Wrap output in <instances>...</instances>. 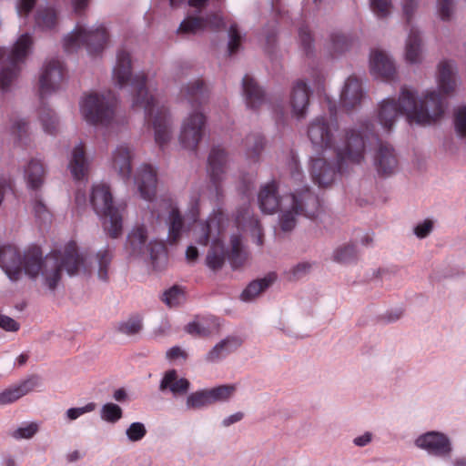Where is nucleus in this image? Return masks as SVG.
<instances>
[{
	"label": "nucleus",
	"instance_id": "nucleus-1",
	"mask_svg": "<svg viewBox=\"0 0 466 466\" xmlns=\"http://www.w3.org/2000/svg\"><path fill=\"white\" fill-rule=\"evenodd\" d=\"M85 265L75 242H69L63 251H53L45 257L37 246L29 247L21 254L14 245H0V267L13 282L18 281L24 273L33 280L40 277L43 284L54 290L63 268L74 276Z\"/></svg>",
	"mask_w": 466,
	"mask_h": 466
},
{
	"label": "nucleus",
	"instance_id": "nucleus-2",
	"mask_svg": "<svg viewBox=\"0 0 466 466\" xmlns=\"http://www.w3.org/2000/svg\"><path fill=\"white\" fill-rule=\"evenodd\" d=\"M443 114L444 101L439 92L427 91L423 97L417 99L415 93L404 86L398 102L394 98H387L380 104L378 119L386 131H390L401 115H405L410 124L426 126L435 123Z\"/></svg>",
	"mask_w": 466,
	"mask_h": 466
},
{
	"label": "nucleus",
	"instance_id": "nucleus-3",
	"mask_svg": "<svg viewBox=\"0 0 466 466\" xmlns=\"http://www.w3.org/2000/svg\"><path fill=\"white\" fill-rule=\"evenodd\" d=\"M118 87L130 83L134 91L133 106L141 107L145 111L146 121L155 131V141L160 147L166 146L171 137V121L165 106H159L154 95L146 87L147 77L144 73L136 76L131 74L130 55L118 50Z\"/></svg>",
	"mask_w": 466,
	"mask_h": 466
},
{
	"label": "nucleus",
	"instance_id": "nucleus-4",
	"mask_svg": "<svg viewBox=\"0 0 466 466\" xmlns=\"http://www.w3.org/2000/svg\"><path fill=\"white\" fill-rule=\"evenodd\" d=\"M258 204L261 211L266 214H273L281 208L279 225L284 232H289L295 228L298 216L314 218L320 208L319 197L309 187L284 196L280 199L278 184L274 180L260 188Z\"/></svg>",
	"mask_w": 466,
	"mask_h": 466
},
{
	"label": "nucleus",
	"instance_id": "nucleus-5",
	"mask_svg": "<svg viewBox=\"0 0 466 466\" xmlns=\"http://www.w3.org/2000/svg\"><path fill=\"white\" fill-rule=\"evenodd\" d=\"M308 137L314 147L334 151L339 173L344 172V164H360L364 159L365 145L361 132L355 128L348 129L343 140L336 143L332 127L326 116L315 117L309 123Z\"/></svg>",
	"mask_w": 466,
	"mask_h": 466
},
{
	"label": "nucleus",
	"instance_id": "nucleus-6",
	"mask_svg": "<svg viewBox=\"0 0 466 466\" xmlns=\"http://www.w3.org/2000/svg\"><path fill=\"white\" fill-rule=\"evenodd\" d=\"M182 94L191 106L198 109L208 98L207 88L202 80H196L190 83L183 90ZM206 126V116L196 110L191 113L183 122L179 141L187 149H197L198 143L203 137Z\"/></svg>",
	"mask_w": 466,
	"mask_h": 466
},
{
	"label": "nucleus",
	"instance_id": "nucleus-7",
	"mask_svg": "<svg viewBox=\"0 0 466 466\" xmlns=\"http://www.w3.org/2000/svg\"><path fill=\"white\" fill-rule=\"evenodd\" d=\"M34 44L32 34L22 33L11 48L0 47V91L9 93L15 87Z\"/></svg>",
	"mask_w": 466,
	"mask_h": 466
},
{
	"label": "nucleus",
	"instance_id": "nucleus-8",
	"mask_svg": "<svg viewBox=\"0 0 466 466\" xmlns=\"http://www.w3.org/2000/svg\"><path fill=\"white\" fill-rule=\"evenodd\" d=\"M109 40V33L104 24L87 26L77 23L74 29L64 35L62 46L66 53L73 54L85 47L88 54L102 52Z\"/></svg>",
	"mask_w": 466,
	"mask_h": 466
},
{
	"label": "nucleus",
	"instance_id": "nucleus-9",
	"mask_svg": "<svg viewBox=\"0 0 466 466\" xmlns=\"http://www.w3.org/2000/svg\"><path fill=\"white\" fill-rule=\"evenodd\" d=\"M116 103V95L111 90L90 93L82 97L80 112L86 122L107 127L115 118Z\"/></svg>",
	"mask_w": 466,
	"mask_h": 466
},
{
	"label": "nucleus",
	"instance_id": "nucleus-10",
	"mask_svg": "<svg viewBox=\"0 0 466 466\" xmlns=\"http://www.w3.org/2000/svg\"><path fill=\"white\" fill-rule=\"evenodd\" d=\"M224 224L225 214L220 210L214 212L206 223L201 224V234L197 238V242L204 246L212 241L206 261L208 267L213 270L221 268L226 258L224 244L220 238Z\"/></svg>",
	"mask_w": 466,
	"mask_h": 466
},
{
	"label": "nucleus",
	"instance_id": "nucleus-11",
	"mask_svg": "<svg viewBox=\"0 0 466 466\" xmlns=\"http://www.w3.org/2000/svg\"><path fill=\"white\" fill-rule=\"evenodd\" d=\"M89 201L104 230L112 238H116V208L110 186L105 182L94 184L91 187Z\"/></svg>",
	"mask_w": 466,
	"mask_h": 466
},
{
	"label": "nucleus",
	"instance_id": "nucleus-12",
	"mask_svg": "<svg viewBox=\"0 0 466 466\" xmlns=\"http://www.w3.org/2000/svg\"><path fill=\"white\" fill-rule=\"evenodd\" d=\"M67 79L66 66L58 58L46 60L40 71L38 96L41 101L60 91Z\"/></svg>",
	"mask_w": 466,
	"mask_h": 466
},
{
	"label": "nucleus",
	"instance_id": "nucleus-13",
	"mask_svg": "<svg viewBox=\"0 0 466 466\" xmlns=\"http://www.w3.org/2000/svg\"><path fill=\"white\" fill-rule=\"evenodd\" d=\"M374 127L370 123L360 125L363 139H369L370 135L374 137L379 144L374 155V166L378 174L381 177H389L395 173L398 168L399 161L394 148L388 143L380 141L377 135L374 134Z\"/></svg>",
	"mask_w": 466,
	"mask_h": 466
},
{
	"label": "nucleus",
	"instance_id": "nucleus-14",
	"mask_svg": "<svg viewBox=\"0 0 466 466\" xmlns=\"http://www.w3.org/2000/svg\"><path fill=\"white\" fill-rule=\"evenodd\" d=\"M415 443L430 454L441 458L450 457L452 451L449 438L438 431H429L420 436Z\"/></svg>",
	"mask_w": 466,
	"mask_h": 466
},
{
	"label": "nucleus",
	"instance_id": "nucleus-15",
	"mask_svg": "<svg viewBox=\"0 0 466 466\" xmlns=\"http://www.w3.org/2000/svg\"><path fill=\"white\" fill-rule=\"evenodd\" d=\"M228 155L224 148L213 147L208 158V173L218 198L222 196L221 182L226 171Z\"/></svg>",
	"mask_w": 466,
	"mask_h": 466
},
{
	"label": "nucleus",
	"instance_id": "nucleus-16",
	"mask_svg": "<svg viewBox=\"0 0 466 466\" xmlns=\"http://www.w3.org/2000/svg\"><path fill=\"white\" fill-rule=\"evenodd\" d=\"M43 385L38 375H31L0 392V405L11 404Z\"/></svg>",
	"mask_w": 466,
	"mask_h": 466
},
{
	"label": "nucleus",
	"instance_id": "nucleus-17",
	"mask_svg": "<svg viewBox=\"0 0 466 466\" xmlns=\"http://www.w3.org/2000/svg\"><path fill=\"white\" fill-rule=\"evenodd\" d=\"M141 198L151 201L156 196L157 177V170L149 164L142 165L134 177Z\"/></svg>",
	"mask_w": 466,
	"mask_h": 466
},
{
	"label": "nucleus",
	"instance_id": "nucleus-18",
	"mask_svg": "<svg viewBox=\"0 0 466 466\" xmlns=\"http://www.w3.org/2000/svg\"><path fill=\"white\" fill-rule=\"evenodd\" d=\"M364 98L361 82L355 76H350L345 82L340 94V105L346 111L358 106Z\"/></svg>",
	"mask_w": 466,
	"mask_h": 466
},
{
	"label": "nucleus",
	"instance_id": "nucleus-19",
	"mask_svg": "<svg viewBox=\"0 0 466 466\" xmlns=\"http://www.w3.org/2000/svg\"><path fill=\"white\" fill-rule=\"evenodd\" d=\"M309 88L303 80H298L291 90L289 104L298 119L304 118L309 105Z\"/></svg>",
	"mask_w": 466,
	"mask_h": 466
},
{
	"label": "nucleus",
	"instance_id": "nucleus-20",
	"mask_svg": "<svg viewBox=\"0 0 466 466\" xmlns=\"http://www.w3.org/2000/svg\"><path fill=\"white\" fill-rule=\"evenodd\" d=\"M160 208L165 209L168 213V242L176 244L181 237L184 221L178 209L173 207L170 200L162 199L159 201Z\"/></svg>",
	"mask_w": 466,
	"mask_h": 466
},
{
	"label": "nucleus",
	"instance_id": "nucleus-21",
	"mask_svg": "<svg viewBox=\"0 0 466 466\" xmlns=\"http://www.w3.org/2000/svg\"><path fill=\"white\" fill-rule=\"evenodd\" d=\"M89 160L86 155L84 146L80 142L76 145L70 154L68 168L76 180L86 177L89 169Z\"/></svg>",
	"mask_w": 466,
	"mask_h": 466
},
{
	"label": "nucleus",
	"instance_id": "nucleus-22",
	"mask_svg": "<svg viewBox=\"0 0 466 466\" xmlns=\"http://www.w3.org/2000/svg\"><path fill=\"white\" fill-rule=\"evenodd\" d=\"M370 70L374 76L380 77L383 80H390L396 73L394 63L387 54L380 50H374L371 52Z\"/></svg>",
	"mask_w": 466,
	"mask_h": 466
},
{
	"label": "nucleus",
	"instance_id": "nucleus-23",
	"mask_svg": "<svg viewBox=\"0 0 466 466\" xmlns=\"http://www.w3.org/2000/svg\"><path fill=\"white\" fill-rule=\"evenodd\" d=\"M310 173L315 184L326 187L334 181L336 170L324 158L318 157L311 160Z\"/></svg>",
	"mask_w": 466,
	"mask_h": 466
},
{
	"label": "nucleus",
	"instance_id": "nucleus-24",
	"mask_svg": "<svg viewBox=\"0 0 466 466\" xmlns=\"http://www.w3.org/2000/svg\"><path fill=\"white\" fill-rule=\"evenodd\" d=\"M46 170L40 159L31 158L24 167V178L31 190H38L44 185Z\"/></svg>",
	"mask_w": 466,
	"mask_h": 466
},
{
	"label": "nucleus",
	"instance_id": "nucleus-25",
	"mask_svg": "<svg viewBox=\"0 0 466 466\" xmlns=\"http://www.w3.org/2000/svg\"><path fill=\"white\" fill-rule=\"evenodd\" d=\"M246 104L249 108L258 109L266 102V95L253 77L246 75L242 80Z\"/></svg>",
	"mask_w": 466,
	"mask_h": 466
},
{
	"label": "nucleus",
	"instance_id": "nucleus-26",
	"mask_svg": "<svg viewBox=\"0 0 466 466\" xmlns=\"http://www.w3.org/2000/svg\"><path fill=\"white\" fill-rule=\"evenodd\" d=\"M221 323L218 318L208 316L193 321L186 326V331L191 335L200 337H208L218 334L220 330Z\"/></svg>",
	"mask_w": 466,
	"mask_h": 466
},
{
	"label": "nucleus",
	"instance_id": "nucleus-27",
	"mask_svg": "<svg viewBox=\"0 0 466 466\" xmlns=\"http://www.w3.org/2000/svg\"><path fill=\"white\" fill-rule=\"evenodd\" d=\"M242 344L238 337H227L218 342L206 356L208 362H216L237 350Z\"/></svg>",
	"mask_w": 466,
	"mask_h": 466
},
{
	"label": "nucleus",
	"instance_id": "nucleus-28",
	"mask_svg": "<svg viewBox=\"0 0 466 466\" xmlns=\"http://www.w3.org/2000/svg\"><path fill=\"white\" fill-rule=\"evenodd\" d=\"M57 24V10L53 5H39L35 15V26L42 31L51 30Z\"/></svg>",
	"mask_w": 466,
	"mask_h": 466
},
{
	"label": "nucleus",
	"instance_id": "nucleus-29",
	"mask_svg": "<svg viewBox=\"0 0 466 466\" xmlns=\"http://www.w3.org/2000/svg\"><path fill=\"white\" fill-rule=\"evenodd\" d=\"M190 382L184 378L178 379L175 370H167L162 378L159 390H169L174 395L185 394L189 390Z\"/></svg>",
	"mask_w": 466,
	"mask_h": 466
},
{
	"label": "nucleus",
	"instance_id": "nucleus-30",
	"mask_svg": "<svg viewBox=\"0 0 466 466\" xmlns=\"http://www.w3.org/2000/svg\"><path fill=\"white\" fill-rule=\"evenodd\" d=\"M420 55L421 39L420 32L414 26H410L406 42L405 59L410 64H417L420 61Z\"/></svg>",
	"mask_w": 466,
	"mask_h": 466
},
{
	"label": "nucleus",
	"instance_id": "nucleus-31",
	"mask_svg": "<svg viewBox=\"0 0 466 466\" xmlns=\"http://www.w3.org/2000/svg\"><path fill=\"white\" fill-rule=\"evenodd\" d=\"M438 84L441 91L445 95L452 93L456 86L453 66L449 61L440 63L438 68Z\"/></svg>",
	"mask_w": 466,
	"mask_h": 466
},
{
	"label": "nucleus",
	"instance_id": "nucleus-32",
	"mask_svg": "<svg viewBox=\"0 0 466 466\" xmlns=\"http://www.w3.org/2000/svg\"><path fill=\"white\" fill-rule=\"evenodd\" d=\"M277 279L275 273H269L261 279H257L248 284L241 293V299L248 301L256 298L267 288H268Z\"/></svg>",
	"mask_w": 466,
	"mask_h": 466
},
{
	"label": "nucleus",
	"instance_id": "nucleus-33",
	"mask_svg": "<svg viewBox=\"0 0 466 466\" xmlns=\"http://www.w3.org/2000/svg\"><path fill=\"white\" fill-rule=\"evenodd\" d=\"M244 147L247 157L257 162L265 147L264 137L258 133L249 134L244 140Z\"/></svg>",
	"mask_w": 466,
	"mask_h": 466
},
{
	"label": "nucleus",
	"instance_id": "nucleus-34",
	"mask_svg": "<svg viewBox=\"0 0 466 466\" xmlns=\"http://www.w3.org/2000/svg\"><path fill=\"white\" fill-rule=\"evenodd\" d=\"M117 156L118 177H121L127 182L131 181V159L133 155L130 148L127 146L118 147Z\"/></svg>",
	"mask_w": 466,
	"mask_h": 466
},
{
	"label": "nucleus",
	"instance_id": "nucleus-35",
	"mask_svg": "<svg viewBox=\"0 0 466 466\" xmlns=\"http://www.w3.org/2000/svg\"><path fill=\"white\" fill-rule=\"evenodd\" d=\"M39 119L43 129L49 135L56 134L58 127V119L56 113L45 104L39 109Z\"/></svg>",
	"mask_w": 466,
	"mask_h": 466
},
{
	"label": "nucleus",
	"instance_id": "nucleus-36",
	"mask_svg": "<svg viewBox=\"0 0 466 466\" xmlns=\"http://www.w3.org/2000/svg\"><path fill=\"white\" fill-rule=\"evenodd\" d=\"M205 29V20L203 16L187 15L179 25L178 34H196Z\"/></svg>",
	"mask_w": 466,
	"mask_h": 466
},
{
	"label": "nucleus",
	"instance_id": "nucleus-37",
	"mask_svg": "<svg viewBox=\"0 0 466 466\" xmlns=\"http://www.w3.org/2000/svg\"><path fill=\"white\" fill-rule=\"evenodd\" d=\"M147 239V236L146 228L144 227H137L128 235L127 243L134 254L141 253L145 248Z\"/></svg>",
	"mask_w": 466,
	"mask_h": 466
},
{
	"label": "nucleus",
	"instance_id": "nucleus-38",
	"mask_svg": "<svg viewBox=\"0 0 466 466\" xmlns=\"http://www.w3.org/2000/svg\"><path fill=\"white\" fill-rule=\"evenodd\" d=\"M148 248L154 268H159L161 265L164 267L167 261V251L165 244L157 241L150 242Z\"/></svg>",
	"mask_w": 466,
	"mask_h": 466
},
{
	"label": "nucleus",
	"instance_id": "nucleus-39",
	"mask_svg": "<svg viewBox=\"0 0 466 466\" xmlns=\"http://www.w3.org/2000/svg\"><path fill=\"white\" fill-rule=\"evenodd\" d=\"M231 250L228 254V260L234 268H238L243 265L245 261V254L241 249V238L238 235H233L230 238Z\"/></svg>",
	"mask_w": 466,
	"mask_h": 466
},
{
	"label": "nucleus",
	"instance_id": "nucleus-40",
	"mask_svg": "<svg viewBox=\"0 0 466 466\" xmlns=\"http://www.w3.org/2000/svg\"><path fill=\"white\" fill-rule=\"evenodd\" d=\"M39 431V423L36 421L22 422L15 430H14L10 435L15 440H30Z\"/></svg>",
	"mask_w": 466,
	"mask_h": 466
},
{
	"label": "nucleus",
	"instance_id": "nucleus-41",
	"mask_svg": "<svg viewBox=\"0 0 466 466\" xmlns=\"http://www.w3.org/2000/svg\"><path fill=\"white\" fill-rule=\"evenodd\" d=\"M211 404L212 401L208 390L193 392L187 399V408L188 410H198Z\"/></svg>",
	"mask_w": 466,
	"mask_h": 466
},
{
	"label": "nucleus",
	"instance_id": "nucleus-42",
	"mask_svg": "<svg viewBox=\"0 0 466 466\" xmlns=\"http://www.w3.org/2000/svg\"><path fill=\"white\" fill-rule=\"evenodd\" d=\"M143 329L142 318L133 315L118 326V331L127 336L138 334Z\"/></svg>",
	"mask_w": 466,
	"mask_h": 466
},
{
	"label": "nucleus",
	"instance_id": "nucleus-43",
	"mask_svg": "<svg viewBox=\"0 0 466 466\" xmlns=\"http://www.w3.org/2000/svg\"><path fill=\"white\" fill-rule=\"evenodd\" d=\"M357 258V251L354 245L347 244L339 247L333 253V259L339 263H350Z\"/></svg>",
	"mask_w": 466,
	"mask_h": 466
},
{
	"label": "nucleus",
	"instance_id": "nucleus-44",
	"mask_svg": "<svg viewBox=\"0 0 466 466\" xmlns=\"http://www.w3.org/2000/svg\"><path fill=\"white\" fill-rule=\"evenodd\" d=\"M236 391V386L228 384L220 385L208 390L212 404L229 400Z\"/></svg>",
	"mask_w": 466,
	"mask_h": 466
},
{
	"label": "nucleus",
	"instance_id": "nucleus-45",
	"mask_svg": "<svg viewBox=\"0 0 466 466\" xmlns=\"http://www.w3.org/2000/svg\"><path fill=\"white\" fill-rule=\"evenodd\" d=\"M350 46L349 38L340 33H333L330 35V49L333 54H340L346 51Z\"/></svg>",
	"mask_w": 466,
	"mask_h": 466
},
{
	"label": "nucleus",
	"instance_id": "nucleus-46",
	"mask_svg": "<svg viewBox=\"0 0 466 466\" xmlns=\"http://www.w3.org/2000/svg\"><path fill=\"white\" fill-rule=\"evenodd\" d=\"M37 0H16L15 2V11L17 16L24 20L23 24L25 25L27 23V19L32 10L35 6Z\"/></svg>",
	"mask_w": 466,
	"mask_h": 466
},
{
	"label": "nucleus",
	"instance_id": "nucleus-47",
	"mask_svg": "<svg viewBox=\"0 0 466 466\" xmlns=\"http://www.w3.org/2000/svg\"><path fill=\"white\" fill-rule=\"evenodd\" d=\"M184 299V291L177 286H174L164 293L162 300L169 307H175Z\"/></svg>",
	"mask_w": 466,
	"mask_h": 466
},
{
	"label": "nucleus",
	"instance_id": "nucleus-48",
	"mask_svg": "<svg viewBox=\"0 0 466 466\" xmlns=\"http://www.w3.org/2000/svg\"><path fill=\"white\" fill-rule=\"evenodd\" d=\"M455 130L459 137H466V106H460L454 113Z\"/></svg>",
	"mask_w": 466,
	"mask_h": 466
},
{
	"label": "nucleus",
	"instance_id": "nucleus-49",
	"mask_svg": "<svg viewBox=\"0 0 466 466\" xmlns=\"http://www.w3.org/2000/svg\"><path fill=\"white\" fill-rule=\"evenodd\" d=\"M97 260H98V278L101 280L106 281L107 279V265L111 260V257L107 249L99 250L97 253Z\"/></svg>",
	"mask_w": 466,
	"mask_h": 466
},
{
	"label": "nucleus",
	"instance_id": "nucleus-50",
	"mask_svg": "<svg viewBox=\"0 0 466 466\" xmlns=\"http://www.w3.org/2000/svg\"><path fill=\"white\" fill-rule=\"evenodd\" d=\"M33 210L35 218L42 223H46L50 220L51 214L38 197H35L33 201Z\"/></svg>",
	"mask_w": 466,
	"mask_h": 466
},
{
	"label": "nucleus",
	"instance_id": "nucleus-51",
	"mask_svg": "<svg viewBox=\"0 0 466 466\" xmlns=\"http://www.w3.org/2000/svg\"><path fill=\"white\" fill-rule=\"evenodd\" d=\"M229 42H228V54L229 56L234 55L238 50L241 44V35L238 32V25L233 24L230 25L228 30Z\"/></svg>",
	"mask_w": 466,
	"mask_h": 466
},
{
	"label": "nucleus",
	"instance_id": "nucleus-52",
	"mask_svg": "<svg viewBox=\"0 0 466 466\" xmlns=\"http://www.w3.org/2000/svg\"><path fill=\"white\" fill-rule=\"evenodd\" d=\"M299 38L302 49L306 55H309L312 52L313 38L307 25L299 28Z\"/></svg>",
	"mask_w": 466,
	"mask_h": 466
},
{
	"label": "nucleus",
	"instance_id": "nucleus-53",
	"mask_svg": "<svg viewBox=\"0 0 466 466\" xmlns=\"http://www.w3.org/2000/svg\"><path fill=\"white\" fill-rule=\"evenodd\" d=\"M146 433L147 430L141 422H133L127 430V436L131 441H138L142 440Z\"/></svg>",
	"mask_w": 466,
	"mask_h": 466
},
{
	"label": "nucleus",
	"instance_id": "nucleus-54",
	"mask_svg": "<svg viewBox=\"0 0 466 466\" xmlns=\"http://www.w3.org/2000/svg\"><path fill=\"white\" fill-rule=\"evenodd\" d=\"M96 410V404L93 402L87 403L84 407L70 408L66 412V417L68 420H75L82 415L92 412Z\"/></svg>",
	"mask_w": 466,
	"mask_h": 466
},
{
	"label": "nucleus",
	"instance_id": "nucleus-55",
	"mask_svg": "<svg viewBox=\"0 0 466 466\" xmlns=\"http://www.w3.org/2000/svg\"><path fill=\"white\" fill-rule=\"evenodd\" d=\"M370 7L379 17H386L391 7L390 0H370Z\"/></svg>",
	"mask_w": 466,
	"mask_h": 466
},
{
	"label": "nucleus",
	"instance_id": "nucleus-56",
	"mask_svg": "<svg viewBox=\"0 0 466 466\" xmlns=\"http://www.w3.org/2000/svg\"><path fill=\"white\" fill-rule=\"evenodd\" d=\"M100 418L102 420L115 423L116 421V405L113 403H106L100 410Z\"/></svg>",
	"mask_w": 466,
	"mask_h": 466
},
{
	"label": "nucleus",
	"instance_id": "nucleus-57",
	"mask_svg": "<svg viewBox=\"0 0 466 466\" xmlns=\"http://www.w3.org/2000/svg\"><path fill=\"white\" fill-rule=\"evenodd\" d=\"M12 135L16 140H22L27 132V123L23 119H16L11 127Z\"/></svg>",
	"mask_w": 466,
	"mask_h": 466
},
{
	"label": "nucleus",
	"instance_id": "nucleus-58",
	"mask_svg": "<svg viewBox=\"0 0 466 466\" xmlns=\"http://www.w3.org/2000/svg\"><path fill=\"white\" fill-rule=\"evenodd\" d=\"M205 20V28L209 27L213 30H218L220 27L223 26V19L222 17L218 14H209L206 16H203Z\"/></svg>",
	"mask_w": 466,
	"mask_h": 466
},
{
	"label": "nucleus",
	"instance_id": "nucleus-59",
	"mask_svg": "<svg viewBox=\"0 0 466 466\" xmlns=\"http://www.w3.org/2000/svg\"><path fill=\"white\" fill-rule=\"evenodd\" d=\"M432 228V221L430 219H426L422 223L415 227L414 233L418 238H424L431 232Z\"/></svg>",
	"mask_w": 466,
	"mask_h": 466
},
{
	"label": "nucleus",
	"instance_id": "nucleus-60",
	"mask_svg": "<svg viewBox=\"0 0 466 466\" xmlns=\"http://www.w3.org/2000/svg\"><path fill=\"white\" fill-rule=\"evenodd\" d=\"M452 0H439L438 11L442 20H449L451 15Z\"/></svg>",
	"mask_w": 466,
	"mask_h": 466
},
{
	"label": "nucleus",
	"instance_id": "nucleus-61",
	"mask_svg": "<svg viewBox=\"0 0 466 466\" xmlns=\"http://www.w3.org/2000/svg\"><path fill=\"white\" fill-rule=\"evenodd\" d=\"M19 324L12 318L0 315V328L6 331H17L19 329Z\"/></svg>",
	"mask_w": 466,
	"mask_h": 466
},
{
	"label": "nucleus",
	"instance_id": "nucleus-62",
	"mask_svg": "<svg viewBox=\"0 0 466 466\" xmlns=\"http://www.w3.org/2000/svg\"><path fill=\"white\" fill-rule=\"evenodd\" d=\"M417 7V3L415 0H404L403 2V14L406 18V22L408 25L410 24L414 11Z\"/></svg>",
	"mask_w": 466,
	"mask_h": 466
},
{
	"label": "nucleus",
	"instance_id": "nucleus-63",
	"mask_svg": "<svg viewBox=\"0 0 466 466\" xmlns=\"http://www.w3.org/2000/svg\"><path fill=\"white\" fill-rule=\"evenodd\" d=\"M310 268V264L307 262L299 263L290 271L289 279H298Z\"/></svg>",
	"mask_w": 466,
	"mask_h": 466
},
{
	"label": "nucleus",
	"instance_id": "nucleus-64",
	"mask_svg": "<svg viewBox=\"0 0 466 466\" xmlns=\"http://www.w3.org/2000/svg\"><path fill=\"white\" fill-rule=\"evenodd\" d=\"M249 218V207H246L243 209L238 211L236 216V223L238 227L246 226V219Z\"/></svg>",
	"mask_w": 466,
	"mask_h": 466
}]
</instances>
